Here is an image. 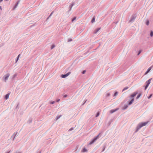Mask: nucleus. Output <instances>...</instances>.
<instances>
[{
    "label": "nucleus",
    "mask_w": 153,
    "mask_h": 153,
    "mask_svg": "<svg viewBox=\"0 0 153 153\" xmlns=\"http://www.w3.org/2000/svg\"><path fill=\"white\" fill-rule=\"evenodd\" d=\"M149 20H147L146 22V25H149Z\"/></svg>",
    "instance_id": "obj_19"
},
{
    "label": "nucleus",
    "mask_w": 153,
    "mask_h": 153,
    "mask_svg": "<svg viewBox=\"0 0 153 153\" xmlns=\"http://www.w3.org/2000/svg\"><path fill=\"white\" fill-rule=\"evenodd\" d=\"M95 18L94 17L93 18L92 20H91V23H93L94 22H95Z\"/></svg>",
    "instance_id": "obj_16"
},
{
    "label": "nucleus",
    "mask_w": 153,
    "mask_h": 153,
    "mask_svg": "<svg viewBox=\"0 0 153 153\" xmlns=\"http://www.w3.org/2000/svg\"><path fill=\"white\" fill-rule=\"evenodd\" d=\"M100 113L99 112H98L97 113V115L96 116V117H98Z\"/></svg>",
    "instance_id": "obj_26"
},
{
    "label": "nucleus",
    "mask_w": 153,
    "mask_h": 153,
    "mask_svg": "<svg viewBox=\"0 0 153 153\" xmlns=\"http://www.w3.org/2000/svg\"><path fill=\"white\" fill-rule=\"evenodd\" d=\"M87 151V150L85 148H83L82 152H86Z\"/></svg>",
    "instance_id": "obj_15"
},
{
    "label": "nucleus",
    "mask_w": 153,
    "mask_h": 153,
    "mask_svg": "<svg viewBox=\"0 0 153 153\" xmlns=\"http://www.w3.org/2000/svg\"><path fill=\"white\" fill-rule=\"evenodd\" d=\"M118 109L117 108L115 109L111 110H110V112L112 114L117 111Z\"/></svg>",
    "instance_id": "obj_9"
},
{
    "label": "nucleus",
    "mask_w": 153,
    "mask_h": 153,
    "mask_svg": "<svg viewBox=\"0 0 153 153\" xmlns=\"http://www.w3.org/2000/svg\"><path fill=\"white\" fill-rule=\"evenodd\" d=\"M100 134H99L97 136L94 137L90 143L89 144L91 145L96 140L99 138Z\"/></svg>",
    "instance_id": "obj_5"
},
{
    "label": "nucleus",
    "mask_w": 153,
    "mask_h": 153,
    "mask_svg": "<svg viewBox=\"0 0 153 153\" xmlns=\"http://www.w3.org/2000/svg\"><path fill=\"white\" fill-rule=\"evenodd\" d=\"M148 122L144 123H139L137 125L136 128V132H137L139 129L143 126H145L148 123Z\"/></svg>",
    "instance_id": "obj_2"
},
{
    "label": "nucleus",
    "mask_w": 153,
    "mask_h": 153,
    "mask_svg": "<svg viewBox=\"0 0 153 153\" xmlns=\"http://www.w3.org/2000/svg\"><path fill=\"white\" fill-rule=\"evenodd\" d=\"M61 116V115H60V116H57L56 117V120H58L59 119L60 117Z\"/></svg>",
    "instance_id": "obj_22"
},
{
    "label": "nucleus",
    "mask_w": 153,
    "mask_h": 153,
    "mask_svg": "<svg viewBox=\"0 0 153 153\" xmlns=\"http://www.w3.org/2000/svg\"><path fill=\"white\" fill-rule=\"evenodd\" d=\"M0 9H1V10H2V8H1V7L0 6Z\"/></svg>",
    "instance_id": "obj_39"
},
{
    "label": "nucleus",
    "mask_w": 153,
    "mask_h": 153,
    "mask_svg": "<svg viewBox=\"0 0 153 153\" xmlns=\"http://www.w3.org/2000/svg\"><path fill=\"white\" fill-rule=\"evenodd\" d=\"M31 122H32V120H30V121H29V123H31Z\"/></svg>",
    "instance_id": "obj_37"
},
{
    "label": "nucleus",
    "mask_w": 153,
    "mask_h": 153,
    "mask_svg": "<svg viewBox=\"0 0 153 153\" xmlns=\"http://www.w3.org/2000/svg\"><path fill=\"white\" fill-rule=\"evenodd\" d=\"M10 74L9 73H7L5 74L3 76V80L6 82L7 80L8 79V78L10 76Z\"/></svg>",
    "instance_id": "obj_3"
},
{
    "label": "nucleus",
    "mask_w": 153,
    "mask_h": 153,
    "mask_svg": "<svg viewBox=\"0 0 153 153\" xmlns=\"http://www.w3.org/2000/svg\"><path fill=\"white\" fill-rule=\"evenodd\" d=\"M152 94H150L149 96L148 97V99H150L152 97Z\"/></svg>",
    "instance_id": "obj_28"
},
{
    "label": "nucleus",
    "mask_w": 153,
    "mask_h": 153,
    "mask_svg": "<svg viewBox=\"0 0 153 153\" xmlns=\"http://www.w3.org/2000/svg\"><path fill=\"white\" fill-rule=\"evenodd\" d=\"M128 87H126L125 88H124L123 89L122 91H124L126 90H127V89H128Z\"/></svg>",
    "instance_id": "obj_21"
},
{
    "label": "nucleus",
    "mask_w": 153,
    "mask_h": 153,
    "mask_svg": "<svg viewBox=\"0 0 153 153\" xmlns=\"http://www.w3.org/2000/svg\"><path fill=\"white\" fill-rule=\"evenodd\" d=\"M74 4H73V3H72V4H71L70 6V10H71V8L73 6V5H74Z\"/></svg>",
    "instance_id": "obj_20"
},
{
    "label": "nucleus",
    "mask_w": 153,
    "mask_h": 153,
    "mask_svg": "<svg viewBox=\"0 0 153 153\" xmlns=\"http://www.w3.org/2000/svg\"><path fill=\"white\" fill-rule=\"evenodd\" d=\"M10 152V151H9V152H5V153H9Z\"/></svg>",
    "instance_id": "obj_35"
},
{
    "label": "nucleus",
    "mask_w": 153,
    "mask_h": 153,
    "mask_svg": "<svg viewBox=\"0 0 153 153\" xmlns=\"http://www.w3.org/2000/svg\"><path fill=\"white\" fill-rule=\"evenodd\" d=\"M53 12H52L50 14V16H51L52 15V14H53Z\"/></svg>",
    "instance_id": "obj_34"
},
{
    "label": "nucleus",
    "mask_w": 153,
    "mask_h": 153,
    "mask_svg": "<svg viewBox=\"0 0 153 153\" xmlns=\"http://www.w3.org/2000/svg\"><path fill=\"white\" fill-rule=\"evenodd\" d=\"M19 4V2H18L14 6L13 8V10H14L17 7L18 4Z\"/></svg>",
    "instance_id": "obj_12"
},
{
    "label": "nucleus",
    "mask_w": 153,
    "mask_h": 153,
    "mask_svg": "<svg viewBox=\"0 0 153 153\" xmlns=\"http://www.w3.org/2000/svg\"><path fill=\"white\" fill-rule=\"evenodd\" d=\"M55 47V45H52L51 47V49H52L53 48Z\"/></svg>",
    "instance_id": "obj_25"
},
{
    "label": "nucleus",
    "mask_w": 153,
    "mask_h": 153,
    "mask_svg": "<svg viewBox=\"0 0 153 153\" xmlns=\"http://www.w3.org/2000/svg\"><path fill=\"white\" fill-rule=\"evenodd\" d=\"M135 16H132L131 19L130 20H129V22H133V21H134V19H135Z\"/></svg>",
    "instance_id": "obj_8"
},
{
    "label": "nucleus",
    "mask_w": 153,
    "mask_h": 153,
    "mask_svg": "<svg viewBox=\"0 0 153 153\" xmlns=\"http://www.w3.org/2000/svg\"><path fill=\"white\" fill-rule=\"evenodd\" d=\"M137 93L138 92L136 91L130 95L129 97L130 101L128 102V104L129 105H130L132 103L134 100V97Z\"/></svg>",
    "instance_id": "obj_1"
},
{
    "label": "nucleus",
    "mask_w": 153,
    "mask_h": 153,
    "mask_svg": "<svg viewBox=\"0 0 153 153\" xmlns=\"http://www.w3.org/2000/svg\"><path fill=\"white\" fill-rule=\"evenodd\" d=\"M73 128H71L70 129V131L72 130H73Z\"/></svg>",
    "instance_id": "obj_36"
},
{
    "label": "nucleus",
    "mask_w": 153,
    "mask_h": 153,
    "mask_svg": "<svg viewBox=\"0 0 153 153\" xmlns=\"http://www.w3.org/2000/svg\"><path fill=\"white\" fill-rule=\"evenodd\" d=\"M17 76V74H16L13 75V78H14Z\"/></svg>",
    "instance_id": "obj_23"
},
{
    "label": "nucleus",
    "mask_w": 153,
    "mask_h": 153,
    "mask_svg": "<svg viewBox=\"0 0 153 153\" xmlns=\"http://www.w3.org/2000/svg\"><path fill=\"white\" fill-rule=\"evenodd\" d=\"M118 92L117 91H116L114 94V96H116L117 95Z\"/></svg>",
    "instance_id": "obj_27"
},
{
    "label": "nucleus",
    "mask_w": 153,
    "mask_h": 153,
    "mask_svg": "<svg viewBox=\"0 0 153 153\" xmlns=\"http://www.w3.org/2000/svg\"><path fill=\"white\" fill-rule=\"evenodd\" d=\"M70 74H71V72H69L67 74H62L61 75V77L62 78H65L66 77L69 75Z\"/></svg>",
    "instance_id": "obj_6"
},
{
    "label": "nucleus",
    "mask_w": 153,
    "mask_h": 153,
    "mask_svg": "<svg viewBox=\"0 0 153 153\" xmlns=\"http://www.w3.org/2000/svg\"><path fill=\"white\" fill-rule=\"evenodd\" d=\"M76 17H75L72 20V22H74L75 20H76Z\"/></svg>",
    "instance_id": "obj_29"
},
{
    "label": "nucleus",
    "mask_w": 153,
    "mask_h": 153,
    "mask_svg": "<svg viewBox=\"0 0 153 153\" xmlns=\"http://www.w3.org/2000/svg\"><path fill=\"white\" fill-rule=\"evenodd\" d=\"M100 28H97L94 31V33H96L100 30Z\"/></svg>",
    "instance_id": "obj_10"
},
{
    "label": "nucleus",
    "mask_w": 153,
    "mask_h": 153,
    "mask_svg": "<svg viewBox=\"0 0 153 153\" xmlns=\"http://www.w3.org/2000/svg\"><path fill=\"white\" fill-rule=\"evenodd\" d=\"M9 96V94H8L5 95V98L6 99V100H7Z\"/></svg>",
    "instance_id": "obj_11"
},
{
    "label": "nucleus",
    "mask_w": 153,
    "mask_h": 153,
    "mask_svg": "<svg viewBox=\"0 0 153 153\" xmlns=\"http://www.w3.org/2000/svg\"><path fill=\"white\" fill-rule=\"evenodd\" d=\"M60 101V99H58L56 100L57 102H58Z\"/></svg>",
    "instance_id": "obj_33"
},
{
    "label": "nucleus",
    "mask_w": 153,
    "mask_h": 153,
    "mask_svg": "<svg viewBox=\"0 0 153 153\" xmlns=\"http://www.w3.org/2000/svg\"><path fill=\"white\" fill-rule=\"evenodd\" d=\"M128 106L127 105H125L123 107V108L124 109H126V108H127L128 107Z\"/></svg>",
    "instance_id": "obj_14"
},
{
    "label": "nucleus",
    "mask_w": 153,
    "mask_h": 153,
    "mask_svg": "<svg viewBox=\"0 0 153 153\" xmlns=\"http://www.w3.org/2000/svg\"><path fill=\"white\" fill-rule=\"evenodd\" d=\"M20 56V54H19L18 55V56L17 57L15 63H16L17 62V61H18V60H19V58Z\"/></svg>",
    "instance_id": "obj_13"
},
{
    "label": "nucleus",
    "mask_w": 153,
    "mask_h": 153,
    "mask_svg": "<svg viewBox=\"0 0 153 153\" xmlns=\"http://www.w3.org/2000/svg\"><path fill=\"white\" fill-rule=\"evenodd\" d=\"M110 95V93H107V94H106V95L107 96H109Z\"/></svg>",
    "instance_id": "obj_30"
},
{
    "label": "nucleus",
    "mask_w": 153,
    "mask_h": 153,
    "mask_svg": "<svg viewBox=\"0 0 153 153\" xmlns=\"http://www.w3.org/2000/svg\"><path fill=\"white\" fill-rule=\"evenodd\" d=\"M67 96V95H65L64 96V97H66Z\"/></svg>",
    "instance_id": "obj_38"
},
{
    "label": "nucleus",
    "mask_w": 153,
    "mask_h": 153,
    "mask_svg": "<svg viewBox=\"0 0 153 153\" xmlns=\"http://www.w3.org/2000/svg\"><path fill=\"white\" fill-rule=\"evenodd\" d=\"M141 51H139L138 53L137 54V55H138L141 53Z\"/></svg>",
    "instance_id": "obj_32"
},
{
    "label": "nucleus",
    "mask_w": 153,
    "mask_h": 153,
    "mask_svg": "<svg viewBox=\"0 0 153 153\" xmlns=\"http://www.w3.org/2000/svg\"><path fill=\"white\" fill-rule=\"evenodd\" d=\"M86 72V71H83V72H82V74H84Z\"/></svg>",
    "instance_id": "obj_31"
},
{
    "label": "nucleus",
    "mask_w": 153,
    "mask_h": 153,
    "mask_svg": "<svg viewBox=\"0 0 153 153\" xmlns=\"http://www.w3.org/2000/svg\"><path fill=\"white\" fill-rule=\"evenodd\" d=\"M152 79V78H151L149 79L148 80H147L146 82V85L145 87V90H146V89L148 87L150 83V82Z\"/></svg>",
    "instance_id": "obj_4"
},
{
    "label": "nucleus",
    "mask_w": 153,
    "mask_h": 153,
    "mask_svg": "<svg viewBox=\"0 0 153 153\" xmlns=\"http://www.w3.org/2000/svg\"><path fill=\"white\" fill-rule=\"evenodd\" d=\"M150 35L152 37L153 36V32L152 31L150 32Z\"/></svg>",
    "instance_id": "obj_18"
},
{
    "label": "nucleus",
    "mask_w": 153,
    "mask_h": 153,
    "mask_svg": "<svg viewBox=\"0 0 153 153\" xmlns=\"http://www.w3.org/2000/svg\"><path fill=\"white\" fill-rule=\"evenodd\" d=\"M152 68V66H151L150 67H149L147 70V71L145 73V75H146L151 70Z\"/></svg>",
    "instance_id": "obj_7"
},
{
    "label": "nucleus",
    "mask_w": 153,
    "mask_h": 153,
    "mask_svg": "<svg viewBox=\"0 0 153 153\" xmlns=\"http://www.w3.org/2000/svg\"><path fill=\"white\" fill-rule=\"evenodd\" d=\"M3 0H0V2H1V1H3Z\"/></svg>",
    "instance_id": "obj_40"
},
{
    "label": "nucleus",
    "mask_w": 153,
    "mask_h": 153,
    "mask_svg": "<svg viewBox=\"0 0 153 153\" xmlns=\"http://www.w3.org/2000/svg\"><path fill=\"white\" fill-rule=\"evenodd\" d=\"M141 94H140L138 95V96H137V97L136 98V99H138L140 97V96L141 95Z\"/></svg>",
    "instance_id": "obj_17"
},
{
    "label": "nucleus",
    "mask_w": 153,
    "mask_h": 153,
    "mask_svg": "<svg viewBox=\"0 0 153 153\" xmlns=\"http://www.w3.org/2000/svg\"><path fill=\"white\" fill-rule=\"evenodd\" d=\"M55 102V101H51L50 102V103L52 104H54Z\"/></svg>",
    "instance_id": "obj_24"
}]
</instances>
